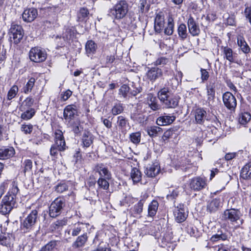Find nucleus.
I'll return each mask as SVG.
<instances>
[{"label":"nucleus","instance_id":"0e129e2a","mask_svg":"<svg viewBox=\"0 0 251 251\" xmlns=\"http://www.w3.org/2000/svg\"><path fill=\"white\" fill-rule=\"evenodd\" d=\"M130 88L128 85L124 84L122 85L119 90V95L123 97L124 98H126L127 97H131L130 96Z\"/></svg>","mask_w":251,"mask_h":251},{"label":"nucleus","instance_id":"69168bd1","mask_svg":"<svg viewBox=\"0 0 251 251\" xmlns=\"http://www.w3.org/2000/svg\"><path fill=\"white\" fill-rule=\"evenodd\" d=\"M13 209L10 204H8L6 201L1 200L0 204V213L6 215L9 214L11 211Z\"/></svg>","mask_w":251,"mask_h":251},{"label":"nucleus","instance_id":"39448f33","mask_svg":"<svg viewBox=\"0 0 251 251\" xmlns=\"http://www.w3.org/2000/svg\"><path fill=\"white\" fill-rule=\"evenodd\" d=\"M8 35L10 43L18 45L23 39L24 30L22 25L12 23L9 29Z\"/></svg>","mask_w":251,"mask_h":251},{"label":"nucleus","instance_id":"423d86ee","mask_svg":"<svg viewBox=\"0 0 251 251\" xmlns=\"http://www.w3.org/2000/svg\"><path fill=\"white\" fill-rule=\"evenodd\" d=\"M28 56L31 61L40 63L46 60L47 54L44 49L39 46H36L30 49L28 52Z\"/></svg>","mask_w":251,"mask_h":251},{"label":"nucleus","instance_id":"864d4df0","mask_svg":"<svg viewBox=\"0 0 251 251\" xmlns=\"http://www.w3.org/2000/svg\"><path fill=\"white\" fill-rule=\"evenodd\" d=\"M22 112L21 114V118L24 121H28L32 119L36 114L34 108L27 109L25 110H20Z\"/></svg>","mask_w":251,"mask_h":251},{"label":"nucleus","instance_id":"1a4fd4ad","mask_svg":"<svg viewBox=\"0 0 251 251\" xmlns=\"http://www.w3.org/2000/svg\"><path fill=\"white\" fill-rule=\"evenodd\" d=\"M148 198V194H141L140 200H138V202L128 209L129 214L131 217L134 218L138 216L140 217L143 211L144 205Z\"/></svg>","mask_w":251,"mask_h":251},{"label":"nucleus","instance_id":"c9c22d12","mask_svg":"<svg viewBox=\"0 0 251 251\" xmlns=\"http://www.w3.org/2000/svg\"><path fill=\"white\" fill-rule=\"evenodd\" d=\"M180 98L176 95H171L169 99H167L163 103L169 108H175L176 107L179 102Z\"/></svg>","mask_w":251,"mask_h":251},{"label":"nucleus","instance_id":"6ab92c4d","mask_svg":"<svg viewBox=\"0 0 251 251\" xmlns=\"http://www.w3.org/2000/svg\"><path fill=\"white\" fill-rule=\"evenodd\" d=\"M78 110L75 104H68L63 110V117L67 122L75 120V117L78 116Z\"/></svg>","mask_w":251,"mask_h":251},{"label":"nucleus","instance_id":"37998d69","mask_svg":"<svg viewBox=\"0 0 251 251\" xmlns=\"http://www.w3.org/2000/svg\"><path fill=\"white\" fill-rule=\"evenodd\" d=\"M36 80L35 77L28 76L27 81L23 87L22 92L25 94L31 92L35 86Z\"/></svg>","mask_w":251,"mask_h":251},{"label":"nucleus","instance_id":"8fccbe9b","mask_svg":"<svg viewBox=\"0 0 251 251\" xmlns=\"http://www.w3.org/2000/svg\"><path fill=\"white\" fill-rule=\"evenodd\" d=\"M228 238V235L226 232H224L222 228H219L217 230V233L213 235L210 239V241L212 242H216L219 241H226Z\"/></svg>","mask_w":251,"mask_h":251},{"label":"nucleus","instance_id":"9b49d317","mask_svg":"<svg viewBox=\"0 0 251 251\" xmlns=\"http://www.w3.org/2000/svg\"><path fill=\"white\" fill-rule=\"evenodd\" d=\"M66 141H53L50 149V154L52 161H56L58 158V154L68 149Z\"/></svg>","mask_w":251,"mask_h":251},{"label":"nucleus","instance_id":"09e8293b","mask_svg":"<svg viewBox=\"0 0 251 251\" xmlns=\"http://www.w3.org/2000/svg\"><path fill=\"white\" fill-rule=\"evenodd\" d=\"M130 178L133 184H137L142 180V174L141 171L136 167H133L130 171Z\"/></svg>","mask_w":251,"mask_h":251},{"label":"nucleus","instance_id":"603ef678","mask_svg":"<svg viewBox=\"0 0 251 251\" xmlns=\"http://www.w3.org/2000/svg\"><path fill=\"white\" fill-rule=\"evenodd\" d=\"M30 141L33 144L37 145L41 144L44 142V140H43L42 133L38 130L34 131L32 134Z\"/></svg>","mask_w":251,"mask_h":251},{"label":"nucleus","instance_id":"b1692460","mask_svg":"<svg viewBox=\"0 0 251 251\" xmlns=\"http://www.w3.org/2000/svg\"><path fill=\"white\" fill-rule=\"evenodd\" d=\"M94 171L98 173L100 177L111 178L112 174L107 167L102 163H97L95 165Z\"/></svg>","mask_w":251,"mask_h":251},{"label":"nucleus","instance_id":"052dcab7","mask_svg":"<svg viewBox=\"0 0 251 251\" xmlns=\"http://www.w3.org/2000/svg\"><path fill=\"white\" fill-rule=\"evenodd\" d=\"M59 242L60 241L57 240H51L43 246L39 251H53L54 249H56L57 243Z\"/></svg>","mask_w":251,"mask_h":251},{"label":"nucleus","instance_id":"9d476101","mask_svg":"<svg viewBox=\"0 0 251 251\" xmlns=\"http://www.w3.org/2000/svg\"><path fill=\"white\" fill-rule=\"evenodd\" d=\"M220 50L221 55L224 59L228 61L230 63H236L240 66L243 65V63L241 59H236L237 54L231 48L227 45L221 46Z\"/></svg>","mask_w":251,"mask_h":251},{"label":"nucleus","instance_id":"338daca9","mask_svg":"<svg viewBox=\"0 0 251 251\" xmlns=\"http://www.w3.org/2000/svg\"><path fill=\"white\" fill-rule=\"evenodd\" d=\"M11 241L9 234L0 235V245L7 248L11 247Z\"/></svg>","mask_w":251,"mask_h":251},{"label":"nucleus","instance_id":"e433bc0d","mask_svg":"<svg viewBox=\"0 0 251 251\" xmlns=\"http://www.w3.org/2000/svg\"><path fill=\"white\" fill-rule=\"evenodd\" d=\"M147 101L149 107L153 111H156L160 109L161 106L159 104L158 100L156 96L152 93L148 94Z\"/></svg>","mask_w":251,"mask_h":251},{"label":"nucleus","instance_id":"7ed1b4c3","mask_svg":"<svg viewBox=\"0 0 251 251\" xmlns=\"http://www.w3.org/2000/svg\"><path fill=\"white\" fill-rule=\"evenodd\" d=\"M38 217V212L36 209L32 210L27 216L21 221L20 229L23 233H28L33 230Z\"/></svg>","mask_w":251,"mask_h":251},{"label":"nucleus","instance_id":"13d9d810","mask_svg":"<svg viewBox=\"0 0 251 251\" xmlns=\"http://www.w3.org/2000/svg\"><path fill=\"white\" fill-rule=\"evenodd\" d=\"M138 12L139 14L143 15L148 13L150 4L147 3V0H140L138 5Z\"/></svg>","mask_w":251,"mask_h":251},{"label":"nucleus","instance_id":"774afa93","mask_svg":"<svg viewBox=\"0 0 251 251\" xmlns=\"http://www.w3.org/2000/svg\"><path fill=\"white\" fill-rule=\"evenodd\" d=\"M60 128L61 127H59V128H55L54 130L52 135L53 141H65L64 133Z\"/></svg>","mask_w":251,"mask_h":251},{"label":"nucleus","instance_id":"dca6fc26","mask_svg":"<svg viewBox=\"0 0 251 251\" xmlns=\"http://www.w3.org/2000/svg\"><path fill=\"white\" fill-rule=\"evenodd\" d=\"M68 218L63 217L62 218L58 219L52 222L49 227L50 232L57 234H61L64 227L67 225Z\"/></svg>","mask_w":251,"mask_h":251},{"label":"nucleus","instance_id":"473e14b6","mask_svg":"<svg viewBox=\"0 0 251 251\" xmlns=\"http://www.w3.org/2000/svg\"><path fill=\"white\" fill-rule=\"evenodd\" d=\"M237 45L239 50L247 55L251 53V48L243 36H239L237 38Z\"/></svg>","mask_w":251,"mask_h":251},{"label":"nucleus","instance_id":"3c124183","mask_svg":"<svg viewBox=\"0 0 251 251\" xmlns=\"http://www.w3.org/2000/svg\"><path fill=\"white\" fill-rule=\"evenodd\" d=\"M34 100L31 96L26 97L19 106V110H25L27 109L33 108Z\"/></svg>","mask_w":251,"mask_h":251},{"label":"nucleus","instance_id":"4c0bfd02","mask_svg":"<svg viewBox=\"0 0 251 251\" xmlns=\"http://www.w3.org/2000/svg\"><path fill=\"white\" fill-rule=\"evenodd\" d=\"M240 178L246 180L251 179V161L246 163L242 168L240 174Z\"/></svg>","mask_w":251,"mask_h":251},{"label":"nucleus","instance_id":"4d7b16f0","mask_svg":"<svg viewBox=\"0 0 251 251\" xmlns=\"http://www.w3.org/2000/svg\"><path fill=\"white\" fill-rule=\"evenodd\" d=\"M19 92V88L17 85H12L8 91L6 95V100L10 101L13 99L16 98Z\"/></svg>","mask_w":251,"mask_h":251},{"label":"nucleus","instance_id":"ea45409f","mask_svg":"<svg viewBox=\"0 0 251 251\" xmlns=\"http://www.w3.org/2000/svg\"><path fill=\"white\" fill-rule=\"evenodd\" d=\"M176 166L185 171L191 167V160L185 156H181L176 164Z\"/></svg>","mask_w":251,"mask_h":251},{"label":"nucleus","instance_id":"f257e3e1","mask_svg":"<svg viewBox=\"0 0 251 251\" xmlns=\"http://www.w3.org/2000/svg\"><path fill=\"white\" fill-rule=\"evenodd\" d=\"M240 210L235 208L225 209L222 214V220L226 223V226L233 230L242 228L241 226L244 223V220Z\"/></svg>","mask_w":251,"mask_h":251},{"label":"nucleus","instance_id":"aec40b11","mask_svg":"<svg viewBox=\"0 0 251 251\" xmlns=\"http://www.w3.org/2000/svg\"><path fill=\"white\" fill-rule=\"evenodd\" d=\"M16 151L13 146H0V160L11 159L15 156Z\"/></svg>","mask_w":251,"mask_h":251},{"label":"nucleus","instance_id":"4be33fe9","mask_svg":"<svg viewBox=\"0 0 251 251\" xmlns=\"http://www.w3.org/2000/svg\"><path fill=\"white\" fill-rule=\"evenodd\" d=\"M165 26L164 14L162 11H159L155 15L154 22V29L155 32L161 33Z\"/></svg>","mask_w":251,"mask_h":251},{"label":"nucleus","instance_id":"5701e85b","mask_svg":"<svg viewBox=\"0 0 251 251\" xmlns=\"http://www.w3.org/2000/svg\"><path fill=\"white\" fill-rule=\"evenodd\" d=\"M75 182L71 180H61L55 186L54 190L57 193H62L69 190V187H75Z\"/></svg>","mask_w":251,"mask_h":251},{"label":"nucleus","instance_id":"ddd939ff","mask_svg":"<svg viewBox=\"0 0 251 251\" xmlns=\"http://www.w3.org/2000/svg\"><path fill=\"white\" fill-rule=\"evenodd\" d=\"M222 100L225 107L230 113L235 111L237 100L235 96L230 92H225L222 96Z\"/></svg>","mask_w":251,"mask_h":251},{"label":"nucleus","instance_id":"5fc2aeb1","mask_svg":"<svg viewBox=\"0 0 251 251\" xmlns=\"http://www.w3.org/2000/svg\"><path fill=\"white\" fill-rule=\"evenodd\" d=\"M89 12L86 7H81L77 13V21L83 22L88 17Z\"/></svg>","mask_w":251,"mask_h":251},{"label":"nucleus","instance_id":"cd10ccee","mask_svg":"<svg viewBox=\"0 0 251 251\" xmlns=\"http://www.w3.org/2000/svg\"><path fill=\"white\" fill-rule=\"evenodd\" d=\"M38 15V11L35 8H27L22 14L23 20L27 23H30L34 20Z\"/></svg>","mask_w":251,"mask_h":251},{"label":"nucleus","instance_id":"f704fd0d","mask_svg":"<svg viewBox=\"0 0 251 251\" xmlns=\"http://www.w3.org/2000/svg\"><path fill=\"white\" fill-rule=\"evenodd\" d=\"M221 202L219 198L213 199L207 202L206 211L211 213L216 212L221 206Z\"/></svg>","mask_w":251,"mask_h":251},{"label":"nucleus","instance_id":"680f3d73","mask_svg":"<svg viewBox=\"0 0 251 251\" xmlns=\"http://www.w3.org/2000/svg\"><path fill=\"white\" fill-rule=\"evenodd\" d=\"M124 106L121 102L115 103L112 106L111 112L114 116H116L122 113L124 110Z\"/></svg>","mask_w":251,"mask_h":251},{"label":"nucleus","instance_id":"bf43d9fd","mask_svg":"<svg viewBox=\"0 0 251 251\" xmlns=\"http://www.w3.org/2000/svg\"><path fill=\"white\" fill-rule=\"evenodd\" d=\"M111 178H106L104 177H99L97 180V184L98 185V189L107 190L109 189V183L108 181Z\"/></svg>","mask_w":251,"mask_h":251},{"label":"nucleus","instance_id":"c85d7f7f","mask_svg":"<svg viewBox=\"0 0 251 251\" xmlns=\"http://www.w3.org/2000/svg\"><path fill=\"white\" fill-rule=\"evenodd\" d=\"M94 139V136L89 129H85L81 139V146L85 148L90 147L93 144Z\"/></svg>","mask_w":251,"mask_h":251},{"label":"nucleus","instance_id":"2eb2a0df","mask_svg":"<svg viewBox=\"0 0 251 251\" xmlns=\"http://www.w3.org/2000/svg\"><path fill=\"white\" fill-rule=\"evenodd\" d=\"M89 226L88 223L77 222L69 226L65 231V233L66 234H68L69 235H71L73 237H76L78 236L81 232H85V228H88Z\"/></svg>","mask_w":251,"mask_h":251},{"label":"nucleus","instance_id":"2f4dec72","mask_svg":"<svg viewBox=\"0 0 251 251\" xmlns=\"http://www.w3.org/2000/svg\"><path fill=\"white\" fill-rule=\"evenodd\" d=\"M176 119V117L174 115H167L164 113L158 117L156 119V124L158 126H165L172 124Z\"/></svg>","mask_w":251,"mask_h":251},{"label":"nucleus","instance_id":"393cba45","mask_svg":"<svg viewBox=\"0 0 251 251\" xmlns=\"http://www.w3.org/2000/svg\"><path fill=\"white\" fill-rule=\"evenodd\" d=\"M187 24L189 32L192 36L194 37L199 35L201 33V30L199 24L192 16L190 15L188 19Z\"/></svg>","mask_w":251,"mask_h":251},{"label":"nucleus","instance_id":"72a5a7b5","mask_svg":"<svg viewBox=\"0 0 251 251\" xmlns=\"http://www.w3.org/2000/svg\"><path fill=\"white\" fill-rule=\"evenodd\" d=\"M193 114L196 124L201 125L204 124L206 117V112L203 108H196L194 111Z\"/></svg>","mask_w":251,"mask_h":251},{"label":"nucleus","instance_id":"58836bf2","mask_svg":"<svg viewBox=\"0 0 251 251\" xmlns=\"http://www.w3.org/2000/svg\"><path fill=\"white\" fill-rule=\"evenodd\" d=\"M98 49L97 44L92 40H88L85 45L86 54L88 56L93 55L96 53Z\"/></svg>","mask_w":251,"mask_h":251},{"label":"nucleus","instance_id":"20e7f679","mask_svg":"<svg viewBox=\"0 0 251 251\" xmlns=\"http://www.w3.org/2000/svg\"><path fill=\"white\" fill-rule=\"evenodd\" d=\"M65 206L66 200L64 197L55 198L49 206V216L52 218H56L59 216L64 210Z\"/></svg>","mask_w":251,"mask_h":251},{"label":"nucleus","instance_id":"412c9836","mask_svg":"<svg viewBox=\"0 0 251 251\" xmlns=\"http://www.w3.org/2000/svg\"><path fill=\"white\" fill-rule=\"evenodd\" d=\"M89 236L87 232H84L81 235L77 236L75 241L72 244V247L74 249L82 250L86 245L88 241Z\"/></svg>","mask_w":251,"mask_h":251},{"label":"nucleus","instance_id":"a211bd4d","mask_svg":"<svg viewBox=\"0 0 251 251\" xmlns=\"http://www.w3.org/2000/svg\"><path fill=\"white\" fill-rule=\"evenodd\" d=\"M216 88L215 81H209L206 85V102L209 105H212L215 101Z\"/></svg>","mask_w":251,"mask_h":251},{"label":"nucleus","instance_id":"7c9ffc66","mask_svg":"<svg viewBox=\"0 0 251 251\" xmlns=\"http://www.w3.org/2000/svg\"><path fill=\"white\" fill-rule=\"evenodd\" d=\"M237 119L241 125L245 126L251 121V114L248 110L242 106L240 109Z\"/></svg>","mask_w":251,"mask_h":251},{"label":"nucleus","instance_id":"4468645a","mask_svg":"<svg viewBox=\"0 0 251 251\" xmlns=\"http://www.w3.org/2000/svg\"><path fill=\"white\" fill-rule=\"evenodd\" d=\"M188 210L183 203H179L175 207L174 210V215L176 222L182 223L185 221L188 216Z\"/></svg>","mask_w":251,"mask_h":251},{"label":"nucleus","instance_id":"79ce46f5","mask_svg":"<svg viewBox=\"0 0 251 251\" xmlns=\"http://www.w3.org/2000/svg\"><path fill=\"white\" fill-rule=\"evenodd\" d=\"M173 233L171 231L168 233H164L161 239L160 246L162 248H170V245L174 242Z\"/></svg>","mask_w":251,"mask_h":251},{"label":"nucleus","instance_id":"bb28decb","mask_svg":"<svg viewBox=\"0 0 251 251\" xmlns=\"http://www.w3.org/2000/svg\"><path fill=\"white\" fill-rule=\"evenodd\" d=\"M146 75L147 78L151 81L154 82L163 75V71L161 69L155 66L149 68Z\"/></svg>","mask_w":251,"mask_h":251},{"label":"nucleus","instance_id":"6e6d98bb","mask_svg":"<svg viewBox=\"0 0 251 251\" xmlns=\"http://www.w3.org/2000/svg\"><path fill=\"white\" fill-rule=\"evenodd\" d=\"M177 33L181 40H185L188 36L187 27L185 24L181 23L177 27Z\"/></svg>","mask_w":251,"mask_h":251},{"label":"nucleus","instance_id":"a878e982","mask_svg":"<svg viewBox=\"0 0 251 251\" xmlns=\"http://www.w3.org/2000/svg\"><path fill=\"white\" fill-rule=\"evenodd\" d=\"M160 172V166L159 164L157 162H153L146 167L144 171L145 175L148 177L154 178Z\"/></svg>","mask_w":251,"mask_h":251},{"label":"nucleus","instance_id":"de8ad7c7","mask_svg":"<svg viewBox=\"0 0 251 251\" xmlns=\"http://www.w3.org/2000/svg\"><path fill=\"white\" fill-rule=\"evenodd\" d=\"M171 91L170 88L165 86L158 91L157 92V97L160 101L163 103L167 99L169 98V96L171 95Z\"/></svg>","mask_w":251,"mask_h":251},{"label":"nucleus","instance_id":"e2e57ef3","mask_svg":"<svg viewBox=\"0 0 251 251\" xmlns=\"http://www.w3.org/2000/svg\"><path fill=\"white\" fill-rule=\"evenodd\" d=\"M117 124L122 131L126 130L127 126H129L128 120L123 116H119L117 117Z\"/></svg>","mask_w":251,"mask_h":251},{"label":"nucleus","instance_id":"c03bdc74","mask_svg":"<svg viewBox=\"0 0 251 251\" xmlns=\"http://www.w3.org/2000/svg\"><path fill=\"white\" fill-rule=\"evenodd\" d=\"M159 206V203L156 200H153L149 203L148 208V217L153 218L156 214Z\"/></svg>","mask_w":251,"mask_h":251},{"label":"nucleus","instance_id":"f03ea898","mask_svg":"<svg viewBox=\"0 0 251 251\" xmlns=\"http://www.w3.org/2000/svg\"><path fill=\"white\" fill-rule=\"evenodd\" d=\"M129 10V4L126 0H118L109 9L108 15L114 20L120 21L125 19Z\"/></svg>","mask_w":251,"mask_h":251},{"label":"nucleus","instance_id":"6e6552de","mask_svg":"<svg viewBox=\"0 0 251 251\" xmlns=\"http://www.w3.org/2000/svg\"><path fill=\"white\" fill-rule=\"evenodd\" d=\"M18 183L16 181H12L10 189L5 196L2 198V201L10 204L13 208L16 206L17 195L19 192Z\"/></svg>","mask_w":251,"mask_h":251},{"label":"nucleus","instance_id":"f8f14e48","mask_svg":"<svg viewBox=\"0 0 251 251\" xmlns=\"http://www.w3.org/2000/svg\"><path fill=\"white\" fill-rule=\"evenodd\" d=\"M116 53L109 50H103L100 56V62L104 67L111 68L116 60Z\"/></svg>","mask_w":251,"mask_h":251},{"label":"nucleus","instance_id":"a18cd8bd","mask_svg":"<svg viewBox=\"0 0 251 251\" xmlns=\"http://www.w3.org/2000/svg\"><path fill=\"white\" fill-rule=\"evenodd\" d=\"M180 193L181 189L180 187H174L172 189L169 190V194L166 196V199L168 201H173L174 203H175Z\"/></svg>","mask_w":251,"mask_h":251},{"label":"nucleus","instance_id":"c756f323","mask_svg":"<svg viewBox=\"0 0 251 251\" xmlns=\"http://www.w3.org/2000/svg\"><path fill=\"white\" fill-rule=\"evenodd\" d=\"M67 126L71 129L75 136L79 135L83 130V126L81 125L79 118L68 122Z\"/></svg>","mask_w":251,"mask_h":251},{"label":"nucleus","instance_id":"f3484780","mask_svg":"<svg viewBox=\"0 0 251 251\" xmlns=\"http://www.w3.org/2000/svg\"><path fill=\"white\" fill-rule=\"evenodd\" d=\"M79 34L75 25H67L64 26L62 33L63 39L68 42H73L77 39V35Z\"/></svg>","mask_w":251,"mask_h":251},{"label":"nucleus","instance_id":"a19ab883","mask_svg":"<svg viewBox=\"0 0 251 251\" xmlns=\"http://www.w3.org/2000/svg\"><path fill=\"white\" fill-rule=\"evenodd\" d=\"M146 131L151 138H155L160 136L163 132V129L158 126H151L147 127Z\"/></svg>","mask_w":251,"mask_h":251},{"label":"nucleus","instance_id":"49530a36","mask_svg":"<svg viewBox=\"0 0 251 251\" xmlns=\"http://www.w3.org/2000/svg\"><path fill=\"white\" fill-rule=\"evenodd\" d=\"M174 27L175 22L174 18L171 15H169L167 18V26L163 28L165 35L168 36L172 35L174 32Z\"/></svg>","mask_w":251,"mask_h":251},{"label":"nucleus","instance_id":"0eeeda50","mask_svg":"<svg viewBox=\"0 0 251 251\" xmlns=\"http://www.w3.org/2000/svg\"><path fill=\"white\" fill-rule=\"evenodd\" d=\"M208 186L207 179L204 176H194L189 179L188 186L191 190L199 192L205 189Z\"/></svg>","mask_w":251,"mask_h":251}]
</instances>
